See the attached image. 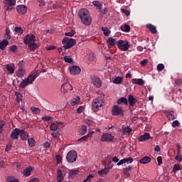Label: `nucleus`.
Wrapping results in <instances>:
<instances>
[{
  "label": "nucleus",
  "mask_w": 182,
  "mask_h": 182,
  "mask_svg": "<svg viewBox=\"0 0 182 182\" xmlns=\"http://www.w3.org/2000/svg\"><path fill=\"white\" fill-rule=\"evenodd\" d=\"M78 16L81 21V23L85 26H89L92 23V18L89 15V11L86 9H82L78 12Z\"/></svg>",
  "instance_id": "f257e3e1"
},
{
  "label": "nucleus",
  "mask_w": 182,
  "mask_h": 182,
  "mask_svg": "<svg viewBox=\"0 0 182 182\" xmlns=\"http://www.w3.org/2000/svg\"><path fill=\"white\" fill-rule=\"evenodd\" d=\"M62 43L63 45H64L63 46V49L68 50L70 49V48H73V46L76 45V40H75L74 38L65 37L62 41Z\"/></svg>",
  "instance_id": "f03ea898"
},
{
  "label": "nucleus",
  "mask_w": 182,
  "mask_h": 182,
  "mask_svg": "<svg viewBox=\"0 0 182 182\" xmlns=\"http://www.w3.org/2000/svg\"><path fill=\"white\" fill-rule=\"evenodd\" d=\"M117 46L119 50L126 52L127 50H129V48H130V43L126 40H119L117 41Z\"/></svg>",
  "instance_id": "7ed1b4c3"
},
{
  "label": "nucleus",
  "mask_w": 182,
  "mask_h": 182,
  "mask_svg": "<svg viewBox=\"0 0 182 182\" xmlns=\"http://www.w3.org/2000/svg\"><path fill=\"white\" fill-rule=\"evenodd\" d=\"M66 160L68 163H75L77 160V152L75 150L70 151L67 154Z\"/></svg>",
  "instance_id": "20e7f679"
},
{
  "label": "nucleus",
  "mask_w": 182,
  "mask_h": 182,
  "mask_svg": "<svg viewBox=\"0 0 182 182\" xmlns=\"http://www.w3.org/2000/svg\"><path fill=\"white\" fill-rule=\"evenodd\" d=\"M103 106V101L100 98L95 99L92 101V110L94 112H99V107Z\"/></svg>",
  "instance_id": "39448f33"
},
{
  "label": "nucleus",
  "mask_w": 182,
  "mask_h": 182,
  "mask_svg": "<svg viewBox=\"0 0 182 182\" xmlns=\"http://www.w3.org/2000/svg\"><path fill=\"white\" fill-rule=\"evenodd\" d=\"M123 113H124V111L121 107H119V105H114L112 109V114L113 116H119L123 115Z\"/></svg>",
  "instance_id": "423d86ee"
},
{
  "label": "nucleus",
  "mask_w": 182,
  "mask_h": 182,
  "mask_svg": "<svg viewBox=\"0 0 182 182\" xmlns=\"http://www.w3.org/2000/svg\"><path fill=\"white\" fill-rule=\"evenodd\" d=\"M35 35L33 34H28L23 38V42L25 45H29L30 43L35 42Z\"/></svg>",
  "instance_id": "0eeeda50"
},
{
  "label": "nucleus",
  "mask_w": 182,
  "mask_h": 182,
  "mask_svg": "<svg viewBox=\"0 0 182 182\" xmlns=\"http://www.w3.org/2000/svg\"><path fill=\"white\" fill-rule=\"evenodd\" d=\"M165 114L169 120H174V119H177V114H176V112H174L173 110H165Z\"/></svg>",
  "instance_id": "6e6552de"
},
{
  "label": "nucleus",
  "mask_w": 182,
  "mask_h": 182,
  "mask_svg": "<svg viewBox=\"0 0 182 182\" xmlns=\"http://www.w3.org/2000/svg\"><path fill=\"white\" fill-rule=\"evenodd\" d=\"M20 135H21V129L18 128H16L11 132L10 137H11L13 140H18V139H19Z\"/></svg>",
  "instance_id": "1a4fd4ad"
},
{
  "label": "nucleus",
  "mask_w": 182,
  "mask_h": 182,
  "mask_svg": "<svg viewBox=\"0 0 182 182\" xmlns=\"http://www.w3.org/2000/svg\"><path fill=\"white\" fill-rule=\"evenodd\" d=\"M114 136L109 133H105L101 136V141H113Z\"/></svg>",
  "instance_id": "9d476101"
},
{
  "label": "nucleus",
  "mask_w": 182,
  "mask_h": 182,
  "mask_svg": "<svg viewBox=\"0 0 182 182\" xmlns=\"http://www.w3.org/2000/svg\"><path fill=\"white\" fill-rule=\"evenodd\" d=\"M69 70L71 75H79L81 72L80 67L77 65H73L70 67Z\"/></svg>",
  "instance_id": "9b49d317"
},
{
  "label": "nucleus",
  "mask_w": 182,
  "mask_h": 182,
  "mask_svg": "<svg viewBox=\"0 0 182 182\" xmlns=\"http://www.w3.org/2000/svg\"><path fill=\"white\" fill-rule=\"evenodd\" d=\"M61 90H63L64 93H68V92H72V90H73V87H72L70 83H64L61 86Z\"/></svg>",
  "instance_id": "f8f14e48"
},
{
  "label": "nucleus",
  "mask_w": 182,
  "mask_h": 182,
  "mask_svg": "<svg viewBox=\"0 0 182 182\" xmlns=\"http://www.w3.org/2000/svg\"><path fill=\"white\" fill-rule=\"evenodd\" d=\"M92 83L98 89L102 87V80L97 77H93L92 78Z\"/></svg>",
  "instance_id": "ddd939ff"
},
{
  "label": "nucleus",
  "mask_w": 182,
  "mask_h": 182,
  "mask_svg": "<svg viewBox=\"0 0 182 182\" xmlns=\"http://www.w3.org/2000/svg\"><path fill=\"white\" fill-rule=\"evenodd\" d=\"M16 4V0H6V5H8L6 11H12L15 4Z\"/></svg>",
  "instance_id": "4468645a"
},
{
  "label": "nucleus",
  "mask_w": 182,
  "mask_h": 182,
  "mask_svg": "<svg viewBox=\"0 0 182 182\" xmlns=\"http://www.w3.org/2000/svg\"><path fill=\"white\" fill-rule=\"evenodd\" d=\"M17 12L20 14V15L25 14L26 12H28V9H26V6L23 5H18L16 7Z\"/></svg>",
  "instance_id": "2eb2a0df"
},
{
  "label": "nucleus",
  "mask_w": 182,
  "mask_h": 182,
  "mask_svg": "<svg viewBox=\"0 0 182 182\" xmlns=\"http://www.w3.org/2000/svg\"><path fill=\"white\" fill-rule=\"evenodd\" d=\"M128 102L129 103V106L133 107V106L137 103V99L135 98L133 95H130L128 96Z\"/></svg>",
  "instance_id": "dca6fc26"
},
{
  "label": "nucleus",
  "mask_w": 182,
  "mask_h": 182,
  "mask_svg": "<svg viewBox=\"0 0 182 182\" xmlns=\"http://www.w3.org/2000/svg\"><path fill=\"white\" fill-rule=\"evenodd\" d=\"M20 137L21 140H28L29 137V133L24 129H20Z\"/></svg>",
  "instance_id": "f3484780"
},
{
  "label": "nucleus",
  "mask_w": 182,
  "mask_h": 182,
  "mask_svg": "<svg viewBox=\"0 0 182 182\" xmlns=\"http://www.w3.org/2000/svg\"><path fill=\"white\" fill-rule=\"evenodd\" d=\"M133 170V166H129L128 167L123 168V174L127 177V178H129L130 177V173L129 171H132Z\"/></svg>",
  "instance_id": "a211bd4d"
},
{
  "label": "nucleus",
  "mask_w": 182,
  "mask_h": 182,
  "mask_svg": "<svg viewBox=\"0 0 182 182\" xmlns=\"http://www.w3.org/2000/svg\"><path fill=\"white\" fill-rule=\"evenodd\" d=\"M122 133L125 135L130 134V133H132L133 131V129H132V128H130L129 126L125 125L122 126Z\"/></svg>",
  "instance_id": "6ab92c4d"
},
{
  "label": "nucleus",
  "mask_w": 182,
  "mask_h": 182,
  "mask_svg": "<svg viewBox=\"0 0 182 182\" xmlns=\"http://www.w3.org/2000/svg\"><path fill=\"white\" fill-rule=\"evenodd\" d=\"M27 45L28 46L29 50H31V52L36 50V49L39 48V45L35 43V41H33V43H30V44H27Z\"/></svg>",
  "instance_id": "aec40b11"
},
{
  "label": "nucleus",
  "mask_w": 182,
  "mask_h": 182,
  "mask_svg": "<svg viewBox=\"0 0 182 182\" xmlns=\"http://www.w3.org/2000/svg\"><path fill=\"white\" fill-rule=\"evenodd\" d=\"M64 179H65V177L63 176V173H62V170L58 169L57 170V181L63 182Z\"/></svg>",
  "instance_id": "412c9836"
},
{
  "label": "nucleus",
  "mask_w": 182,
  "mask_h": 182,
  "mask_svg": "<svg viewBox=\"0 0 182 182\" xmlns=\"http://www.w3.org/2000/svg\"><path fill=\"white\" fill-rule=\"evenodd\" d=\"M107 44L109 49H110L111 48H112V46H114V45H116V38H113L112 37L108 38V40H107Z\"/></svg>",
  "instance_id": "4be33fe9"
},
{
  "label": "nucleus",
  "mask_w": 182,
  "mask_h": 182,
  "mask_svg": "<svg viewBox=\"0 0 182 182\" xmlns=\"http://www.w3.org/2000/svg\"><path fill=\"white\" fill-rule=\"evenodd\" d=\"M150 139V134L146 132L144 135H141L138 140L139 141H147Z\"/></svg>",
  "instance_id": "5701e85b"
},
{
  "label": "nucleus",
  "mask_w": 182,
  "mask_h": 182,
  "mask_svg": "<svg viewBox=\"0 0 182 182\" xmlns=\"http://www.w3.org/2000/svg\"><path fill=\"white\" fill-rule=\"evenodd\" d=\"M36 77H38V73H33L29 75L26 79L28 80V81L32 85V83H33V82H35V80H36Z\"/></svg>",
  "instance_id": "b1692460"
},
{
  "label": "nucleus",
  "mask_w": 182,
  "mask_h": 182,
  "mask_svg": "<svg viewBox=\"0 0 182 182\" xmlns=\"http://www.w3.org/2000/svg\"><path fill=\"white\" fill-rule=\"evenodd\" d=\"M132 82L133 83V85H139V86H143V85H144V80H143V79L141 78H134L132 80Z\"/></svg>",
  "instance_id": "393cba45"
},
{
  "label": "nucleus",
  "mask_w": 182,
  "mask_h": 182,
  "mask_svg": "<svg viewBox=\"0 0 182 182\" xmlns=\"http://www.w3.org/2000/svg\"><path fill=\"white\" fill-rule=\"evenodd\" d=\"M9 45V41L6 39H4L2 41L0 42V50H4L5 48Z\"/></svg>",
  "instance_id": "a878e982"
},
{
  "label": "nucleus",
  "mask_w": 182,
  "mask_h": 182,
  "mask_svg": "<svg viewBox=\"0 0 182 182\" xmlns=\"http://www.w3.org/2000/svg\"><path fill=\"white\" fill-rule=\"evenodd\" d=\"M109 168H103L102 170L98 171V174L101 176V177H105V176L107 175V173H109Z\"/></svg>",
  "instance_id": "bb28decb"
},
{
  "label": "nucleus",
  "mask_w": 182,
  "mask_h": 182,
  "mask_svg": "<svg viewBox=\"0 0 182 182\" xmlns=\"http://www.w3.org/2000/svg\"><path fill=\"white\" fill-rule=\"evenodd\" d=\"M151 161V159L149 156H144L139 160L141 164H147Z\"/></svg>",
  "instance_id": "cd10ccee"
},
{
  "label": "nucleus",
  "mask_w": 182,
  "mask_h": 182,
  "mask_svg": "<svg viewBox=\"0 0 182 182\" xmlns=\"http://www.w3.org/2000/svg\"><path fill=\"white\" fill-rule=\"evenodd\" d=\"M117 105H126V106H127V105H129V102L127 101V98L122 97L121 98H119L117 102Z\"/></svg>",
  "instance_id": "c85d7f7f"
},
{
  "label": "nucleus",
  "mask_w": 182,
  "mask_h": 182,
  "mask_svg": "<svg viewBox=\"0 0 182 182\" xmlns=\"http://www.w3.org/2000/svg\"><path fill=\"white\" fill-rule=\"evenodd\" d=\"M6 70L11 75H12L15 73V65L14 64H11V65L7 64Z\"/></svg>",
  "instance_id": "c756f323"
},
{
  "label": "nucleus",
  "mask_w": 182,
  "mask_h": 182,
  "mask_svg": "<svg viewBox=\"0 0 182 182\" xmlns=\"http://www.w3.org/2000/svg\"><path fill=\"white\" fill-rule=\"evenodd\" d=\"M146 28L149 29L150 32L154 35L157 33V28L153 24H147Z\"/></svg>",
  "instance_id": "7c9ffc66"
},
{
  "label": "nucleus",
  "mask_w": 182,
  "mask_h": 182,
  "mask_svg": "<svg viewBox=\"0 0 182 182\" xmlns=\"http://www.w3.org/2000/svg\"><path fill=\"white\" fill-rule=\"evenodd\" d=\"M26 71L22 68H19L16 72V75L18 77H22V76H25Z\"/></svg>",
  "instance_id": "2f4dec72"
},
{
  "label": "nucleus",
  "mask_w": 182,
  "mask_h": 182,
  "mask_svg": "<svg viewBox=\"0 0 182 182\" xmlns=\"http://www.w3.org/2000/svg\"><path fill=\"white\" fill-rule=\"evenodd\" d=\"M28 85H31V83L28 81V80L25 78L21 82L20 87H21V89H25V87H26V86H28Z\"/></svg>",
  "instance_id": "473e14b6"
},
{
  "label": "nucleus",
  "mask_w": 182,
  "mask_h": 182,
  "mask_svg": "<svg viewBox=\"0 0 182 182\" xmlns=\"http://www.w3.org/2000/svg\"><path fill=\"white\" fill-rule=\"evenodd\" d=\"M32 170L33 169L31 166L26 168L23 171L24 176H26V177H29V176H31V172L32 171Z\"/></svg>",
  "instance_id": "72a5a7b5"
},
{
  "label": "nucleus",
  "mask_w": 182,
  "mask_h": 182,
  "mask_svg": "<svg viewBox=\"0 0 182 182\" xmlns=\"http://www.w3.org/2000/svg\"><path fill=\"white\" fill-rule=\"evenodd\" d=\"M79 102H80V97H76L75 98L71 100L70 105H72V106H76Z\"/></svg>",
  "instance_id": "f704fd0d"
},
{
  "label": "nucleus",
  "mask_w": 182,
  "mask_h": 182,
  "mask_svg": "<svg viewBox=\"0 0 182 182\" xmlns=\"http://www.w3.org/2000/svg\"><path fill=\"white\" fill-rule=\"evenodd\" d=\"M92 4L94 5V6H95L96 8H97V9L100 10H101L102 8L103 7V4H102V3H100L99 1H93Z\"/></svg>",
  "instance_id": "c9c22d12"
},
{
  "label": "nucleus",
  "mask_w": 182,
  "mask_h": 182,
  "mask_svg": "<svg viewBox=\"0 0 182 182\" xmlns=\"http://www.w3.org/2000/svg\"><path fill=\"white\" fill-rule=\"evenodd\" d=\"M92 134H93V132H90L86 136H84L81 137L80 139H79L77 140V141H86V140H87V139H89V137H92Z\"/></svg>",
  "instance_id": "e433bc0d"
},
{
  "label": "nucleus",
  "mask_w": 182,
  "mask_h": 182,
  "mask_svg": "<svg viewBox=\"0 0 182 182\" xmlns=\"http://www.w3.org/2000/svg\"><path fill=\"white\" fill-rule=\"evenodd\" d=\"M120 28L123 32H129L130 31V26L128 24L122 25Z\"/></svg>",
  "instance_id": "4c0bfd02"
},
{
  "label": "nucleus",
  "mask_w": 182,
  "mask_h": 182,
  "mask_svg": "<svg viewBox=\"0 0 182 182\" xmlns=\"http://www.w3.org/2000/svg\"><path fill=\"white\" fill-rule=\"evenodd\" d=\"M122 82L123 77H117L113 80V83H114V85H120V83H122Z\"/></svg>",
  "instance_id": "58836bf2"
},
{
  "label": "nucleus",
  "mask_w": 182,
  "mask_h": 182,
  "mask_svg": "<svg viewBox=\"0 0 182 182\" xmlns=\"http://www.w3.org/2000/svg\"><path fill=\"white\" fill-rule=\"evenodd\" d=\"M28 143L29 147H35V143H36V141L33 138H29L28 139Z\"/></svg>",
  "instance_id": "ea45409f"
},
{
  "label": "nucleus",
  "mask_w": 182,
  "mask_h": 182,
  "mask_svg": "<svg viewBox=\"0 0 182 182\" xmlns=\"http://www.w3.org/2000/svg\"><path fill=\"white\" fill-rule=\"evenodd\" d=\"M87 132V127L85 125L82 126L80 129L79 133L80 134H86V132Z\"/></svg>",
  "instance_id": "a19ab883"
},
{
  "label": "nucleus",
  "mask_w": 182,
  "mask_h": 182,
  "mask_svg": "<svg viewBox=\"0 0 182 182\" xmlns=\"http://www.w3.org/2000/svg\"><path fill=\"white\" fill-rule=\"evenodd\" d=\"M101 31H102L105 36H109L110 35V30L107 28L102 27Z\"/></svg>",
  "instance_id": "79ce46f5"
},
{
  "label": "nucleus",
  "mask_w": 182,
  "mask_h": 182,
  "mask_svg": "<svg viewBox=\"0 0 182 182\" xmlns=\"http://www.w3.org/2000/svg\"><path fill=\"white\" fill-rule=\"evenodd\" d=\"M78 173H79V171L77 170L70 171L69 172V177H70V178H75V176L77 175Z\"/></svg>",
  "instance_id": "37998d69"
},
{
  "label": "nucleus",
  "mask_w": 182,
  "mask_h": 182,
  "mask_svg": "<svg viewBox=\"0 0 182 182\" xmlns=\"http://www.w3.org/2000/svg\"><path fill=\"white\" fill-rule=\"evenodd\" d=\"M6 181L7 182H19V180H18V178L13 177V176H9L6 178Z\"/></svg>",
  "instance_id": "c03bdc74"
},
{
  "label": "nucleus",
  "mask_w": 182,
  "mask_h": 182,
  "mask_svg": "<svg viewBox=\"0 0 182 182\" xmlns=\"http://www.w3.org/2000/svg\"><path fill=\"white\" fill-rule=\"evenodd\" d=\"M58 129H59V127H58V124H56V123H53L50 126V129L52 132L56 131V130H58Z\"/></svg>",
  "instance_id": "a18cd8bd"
},
{
  "label": "nucleus",
  "mask_w": 182,
  "mask_h": 182,
  "mask_svg": "<svg viewBox=\"0 0 182 182\" xmlns=\"http://www.w3.org/2000/svg\"><path fill=\"white\" fill-rule=\"evenodd\" d=\"M31 110L33 112V113H34L35 114H39L41 113V109L38 108V107H32L31 108Z\"/></svg>",
  "instance_id": "49530a36"
},
{
  "label": "nucleus",
  "mask_w": 182,
  "mask_h": 182,
  "mask_svg": "<svg viewBox=\"0 0 182 182\" xmlns=\"http://www.w3.org/2000/svg\"><path fill=\"white\" fill-rule=\"evenodd\" d=\"M15 95H16V100L19 103L21 100H22L23 95L20 92H16Z\"/></svg>",
  "instance_id": "de8ad7c7"
},
{
  "label": "nucleus",
  "mask_w": 182,
  "mask_h": 182,
  "mask_svg": "<svg viewBox=\"0 0 182 182\" xmlns=\"http://www.w3.org/2000/svg\"><path fill=\"white\" fill-rule=\"evenodd\" d=\"M64 60H65V62H67V63H73V58H70V56H65Z\"/></svg>",
  "instance_id": "09e8293b"
},
{
  "label": "nucleus",
  "mask_w": 182,
  "mask_h": 182,
  "mask_svg": "<svg viewBox=\"0 0 182 182\" xmlns=\"http://www.w3.org/2000/svg\"><path fill=\"white\" fill-rule=\"evenodd\" d=\"M14 31L16 33H19V35L23 33V30L21 27H15Z\"/></svg>",
  "instance_id": "8fccbe9b"
},
{
  "label": "nucleus",
  "mask_w": 182,
  "mask_h": 182,
  "mask_svg": "<svg viewBox=\"0 0 182 182\" xmlns=\"http://www.w3.org/2000/svg\"><path fill=\"white\" fill-rule=\"evenodd\" d=\"M51 136H53V137H54V139H56V138L59 137V136H60V134L59 133V132L58 130L53 131V133H51Z\"/></svg>",
  "instance_id": "3c124183"
},
{
  "label": "nucleus",
  "mask_w": 182,
  "mask_h": 182,
  "mask_svg": "<svg viewBox=\"0 0 182 182\" xmlns=\"http://www.w3.org/2000/svg\"><path fill=\"white\" fill-rule=\"evenodd\" d=\"M85 123L89 126H95V122L90 119H85Z\"/></svg>",
  "instance_id": "603ef678"
},
{
  "label": "nucleus",
  "mask_w": 182,
  "mask_h": 182,
  "mask_svg": "<svg viewBox=\"0 0 182 182\" xmlns=\"http://www.w3.org/2000/svg\"><path fill=\"white\" fill-rule=\"evenodd\" d=\"M4 126H5V121H0V134L4 132Z\"/></svg>",
  "instance_id": "864d4df0"
},
{
  "label": "nucleus",
  "mask_w": 182,
  "mask_h": 182,
  "mask_svg": "<svg viewBox=\"0 0 182 182\" xmlns=\"http://www.w3.org/2000/svg\"><path fill=\"white\" fill-rule=\"evenodd\" d=\"M75 33H76V32H75V31L71 30L70 32H67L65 33V36H74Z\"/></svg>",
  "instance_id": "5fc2aeb1"
},
{
  "label": "nucleus",
  "mask_w": 182,
  "mask_h": 182,
  "mask_svg": "<svg viewBox=\"0 0 182 182\" xmlns=\"http://www.w3.org/2000/svg\"><path fill=\"white\" fill-rule=\"evenodd\" d=\"M178 126H180L178 120H175L172 122V127H178Z\"/></svg>",
  "instance_id": "6e6d98bb"
},
{
  "label": "nucleus",
  "mask_w": 182,
  "mask_h": 182,
  "mask_svg": "<svg viewBox=\"0 0 182 182\" xmlns=\"http://www.w3.org/2000/svg\"><path fill=\"white\" fill-rule=\"evenodd\" d=\"M163 69H164V64H158L157 65V70H159V72H161V70H163Z\"/></svg>",
  "instance_id": "4d7b16f0"
},
{
  "label": "nucleus",
  "mask_w": 182,
  "mask_h": 182,
  "mask_svg": "<svg viewBox=\"0 0 182 182\" xmlns=\"http://www.w3.org/2000/svg\"><path fill=\"white\" fill-rule=\"evenodd\" d=\"M53 8L54 9H58L59 8H62V4H60V3H55L53 5Z\"/></svg>",
  "instance_id": "13d9d810"
},
{
  "label": "nucleus",
  "mask_w": 182,
  "mask_h": 182,
  "mask_svg": "<svg viewBox=\"0 0 182 182\" xmlns=\"http://www.w3.org/2000/svg\"><path fill=\"white\" fill-rule=\"evenodd\" d=\"M175 160H176V161H178L179 163H181V161H182V156L180 154H176V156L175 157Z\"/></svg>",
  "instance_id": "bf43d9fd"
},
{
  "label": "nucleus",
  "mask_w": 182,
  "mask_h": 182,
  "mask_svg": "<svg viewBox=\"0 0 182 182\" xmlns=\"http://www.w3.org/2000/svg\"><path fill=\"white\" fill-rule=\"evenodd\" d=\"M124 160L125 161V163H128V164L133 163V158L132 157L125 158L124 159Z\"/></svg>",
  "instance_id": "052dcab7"
},
{
  "label": "nucleus",
  "mask_w": 182,
  "mask_h": 182,
  "mask_svg": "<svg viewBox=\"0 0 182 182\" xmlns=\"http://www.w3.org/2000/svg\"><path fill=\"white\" fill-rule=\"evenodd\" d=\"M55 159L57 160L58 164L62 163V156H60V155H56Z\"/></svg>",
  "instance_id": "680f3d73"
},
{
  "label": "nucleus",
  "mask_w": 182,
  "mask_h": 182,
  "mask_svg": "<svg viewBox=\"0 0 182 182\" xmlns=\"http://www.w3.org/2000/svg\"><path fill=\"white\" fill-rule=\"evenodd\" d=\"M42 120H43L44 122H50V120H52V117L45 116L42 117Z\"/></svg>",
  "instance_id": "e2e57ef3"
},
{
  "label": "nucleus",
  "mask_w": 182,
  "mask_h": 182,
  "mask_svg": "<svg viewBox=\"0 0 182 182\" xmlns=\"http://www.w3.org/2000/svg\"><path fill=\"white\" fill-rule=\"evenodd\" d=\"M17 49H18V46L15 45H13L10 47V50L11 52H16Z\"/></svg>",
  "instance_id": "0e129e2a"
},
{
  "label": "nucleus",
  "mask_w": 182,
  "mask_h": 182,
  "mask_svg": "<svg viewBox=\"0 0 182 182\" xmlns=\"http://www.w3.org/2000/svg\"><path fill=\"white\" fill-rule=\"evenodd\" d=\"M85 109V107H83V106H80L77 109V113H82V112H83V109Z\"/></svg>",
  "instance_id": "69168bd1"
},
{
  "label": "nucleus",
  "mask_w": 182,
  "mask_h": 182,
  "mask_svg": "<svg viewBox=\"0 0 182 182\" xmlns=\"http://www.w3.org/2000/svg\"><path fill=\"white\" fill-rule=\"evenodd\" d=\"M178 170H180V165L175 164L173 166V171H178Z\"/></svg>",
  "instance_id": "338daca9"
},
{
  "label": "nucleus",
  "mask_w": 182,
  "mask_h": 182,
  "mask_svg": "<svg viewBox=\"0 0 182 182\" xmlns=\"http://www.w3.org/2000/svg\"><path fill=\"white\" fill-rule=\"evenodd\" d=\"M39 181H41V180L38 179V178H31V179L29 181V182H39Z\"/></svg>",
  "instance_id": "774afa93"
}]
</instances>
